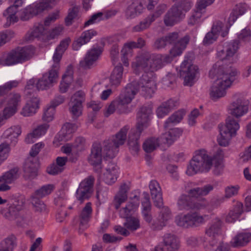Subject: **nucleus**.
I'll return each mask as SVG.
<instances>
[{
	"mask_svg": "<svg viewBox=\"0 0 251 251\" xmlns=\"http://www.w3.org/2000/svg\"><path fill=\"white\" fill-rule=\"evenodd\" d=\"M177 205L178 209L180 210H188L191 209L192 203L190 201V197L186 195L181 196L178 200Z\"/></svg>",
	"mask_w": 251,
	"mask_h": 251,
	"instance_id": "51",
	"label": "nucleus"
},
{
	"mask_svg": "<svg viewBox=\"0 0 251 251\" xmlns=\"http://www.w3.org/2000/svg\"><path fill=\"white\" fill-rule=\"evenodd\" d=\"M243 207V204L241 202L234 201L233 207L226 217V221L228 223H233L236 221L242 213Z\"/></svg>",
	"mask_w": 251,
	"mask_h": 251,
	"instance_id": "34",
	"label": "nucleus"
},
{
	"mask_svg": "<svg viewBox=\"0 0 251 251\" xmlns=\"http://www.w3.org/2000/svg\"><path fill=\"white\" fill-rule=\"evenodd\" d=\"M14 35V33L11 30H6L0 33V47L10 41Z\"/></svg>",
	"mask_w": 251,
	"mask_h": 251,
	"instance_id": "64",
	"label": "nucleus"
},
{
	"mask_svg": "<svg viewBox=\"0 0 251 251\" xmlns=\"http://www.w3.org/2000/svg\"><path fill=\"white\" fill-rule=\"evenodd\" d=\"M149 188L154 204L157 207H161L163 205V199L159 183L156 180H151Z\"/></svg>",
	"mask_w": 251,
	"mask_h": 251,
	"instance_id": "26",
	"label": "nucleus"
},
{
	"mask_svg": "<svg viewBox=\"0 0 251 251\" xmlns=\"http://www.w3.org/2000/svg\"><path fill=\"white\" fill-rule=\"evenodd\" d=\"M160 144H162L160 138L151 137L145 141L143 148L146 152H151L156 149Z\"/></svg>",
	"mask_w": 251,
	"mask_h": 251,
	"instance_id": "44",
	"label": "nucleus"
},
{
	"mask_svg": "<svg viewBox=\"0 0 251 251\" xmlns=\"http://www.w3.org/2000/svg\"><path fill=\"white\" fill-rule=\"evenodd\" d=\"M54 189L53 184H47L43 186L35 192V194L39 197H43L50 194Z\"/></svg>",
	"mask_w": 251,
	"mask_h": 251,
	"instance_id": "56",
	"label": "nucleus"
},
{
	"mask_svg": "<svg viewBox=\"0 0 251 251\" xmlns=\"http://www.w3.org/2000/svg\"><path fill=\"white\" fill-rule=\"evenodd\" d=\"M185 114V112L183 110L176 112L165 121L164 127L166 128L169 127L173 125L178 123L183 119Z\"/></svg>",
	"mask_w": 251,
	"mask_h": 251,
	"instance_id": "50",
	"label": "nucleus"
},
{
	"mask_svg": "<svg viewBox=\"0 0 251 251\" xmlns=\"http://www.w3.org/2000/svg\"><path fill=\"white\" fill-rule=\"evenodd\" d=\"M73 72L72 67L67 68L65 74L63 75L62 80L59 85V91L61 93H65L73 82Z\"/></svg>",
	"mask_w": 251,
	"mask_h": 251,
	"instance_id": "31",
	"label": "nucleus"
},
{
	"mask_svg": "<svg viewBox=\"0 0 251 251\" xmlns=\"http://www.w3.org/2000/svg\"><path fill=\"white\" fill-rule=\"evenodd\" d=\"M251 240V233L241 232L234 236L230 242L233 247H243L246 245Z\"/></svg>",
	"mask_w": 251,
	"mask_h": 251,
	"instance_id": "35",
	"label": "nucleus"
},
{
	"mask_svg": "<svg viewBox=\"0 0 251 251\" xmlns=\"http://www.w3.org/2000/svg\"><path fill=\"white\" fill-rule=\"evenodd\" d=\"M70 43V39L69 38L65 39L62 41L60 42L59 45L56 48L55 51L52 57L53 67L57 68H58L62 55L65 50L68 48Z\"/></svg>",
	"mask_w": 251,
	"mask_h": 251,
	"instance_id": "30",
	"label": "nucleus"
},
{
	"mask_svg": "<svg viewBox=\"0 0 251 251\" xmlns=\"http://www.w3.org/2000/svg\"><path fill=\"white\" fill-rule=\"evenodd\" d=\"M78 12V7L74 6L70 8L67 17L65 19V23L67 25H70L72 23L73 20L76 18Z\"/></svg>",
	"mask_w": 251,
	"mask_h": 251,
	"instance_id": "63",
	"label": "nucleus"
},
{
	"mask_svg": "<svg viewBox=\"0 0 251 251\" xmlns=\"http://www.w3.org/2000/svg\"><path fill=\"white\" fill-rule=\"evenodd\" d=\"M182 132L183 130L180 128H171L167 132L162 134L160 137L161 143L171 145L180 137Z\"/></svg>",
	"mask_w": 251,
	"mask_h": 251,
	"instance_id": "29",
	"label": "nucleus"
},
{
	"mask_svg": "<svg viewBox=\"0 0 251 251\" xmlns=\"http://www.w3.org/2000/svg\"><path fill=\"white\" fill-rule=\"evenodd\" d=\"M92 212L91 203L88 202L83 208L79 216L80 224L82 226L86 227V226L91 217Z\"/></svg>",
	"mask_w": 251,
	"mask_h": 251,
	"instance_id": "47",
	"label": "nucleus"
},
{
	"mask_svg": "<svg viewBox=\"0 0 251 251\" xmlns=\"http://www.w3.org/2000/svg\"><path fill=\"white\" fill-rule=\"evenodd\" d=\"M237 75L238 71L236 69L225 68L220 62H217L209 71L211 77H217L210 90L211 99L216 100L224 97L227 89L230 87Z\"/></svg>",
	"mask_w": 251,
	"mask_h": 251,
	"instance_id": "1",
	"label": "nucleus"
},
{
	"mask_svg": "<svg viewBox=\"0 0 251 251\" xmlns=\"http://www.w3.org/2000/svg\"><path fill=\"white\" fill-rule=\"evenodd\" d=\"M235 97L236 99L229 107L228 112L233 117L238 119L248 112L250 101L241 94H238Z\"/></svg>",
	"mask_w": 251,
	"mask_h": 251,
	"instance_id": "14",
	"label": "nucleus"
},
{
	"mask_svg": "<svg viewBox=\"0 0 251 251\" xmlns=\"http://www.w3.org/2000/svg\"><path fill=\"white\" fill-rule=\"evenodd\" d=\"M223 156V151L221 150L217 151L212 159L205 151H197L190 161L186 173L188 176H193L199 173L207 172L210 170L212 161L216 167L221 165Z\"/></svg>",
	"mask_w": 251,
	"mask_h": 251,
	"instance_id": "2",
	"label": "nucleus"
},
{
	"mask_svg": "<svg viewBox=\"0 0 251 251\" xmlns=\"http://www.w3.org/2000/svg\"><path fill=\"white\" fill-rule=\"evenodd\" d=\"M22 129L20 126L15 125L6 129L3 132L2 137L5 140L4 142L8 144H15L17 141L18 138L21 134Z\"/></svg>",
	"mask_w": 251,
	"mask_h": 251,
	"instance_id": "25",
	"label": "nucleus"
},
{
	"mask_svg": "<svg viewBox=\"0 0 251 251\" xmlns=\"http://www.w3.org/2000/svg\"><path fill=\"white\" fill-rule=\"evenodd\" d=\"M177 105L176 101L170 99L163 103L156 110V114L158 118H162L167 115L170 110Z\"/></svg>",
	"mask_w": 251,
	"mask_h": 251,
	"instance_id": "39",
	"label": "nucleus"
},
{
	"mask_svg": "<svg viewBox=\"0 0 251 251\" xmlns=\"http://www.w3.org/2000/svg\"><path fill=\"white\" fill-rule=\"evenodd\" d=\"M221 27V24L220 22H215L214 23L210 31L207 33L205 35L203 43L205 45H209L213 43L219 36L220 31L217 30V27Z\"/></svg>",
	"mask_w": 251,
	"mask_h": 251,
	"instance_id": "38",
	"label": "nucleus"
},
{
	"mask_svg": "<svg viewBox=\"0 0 251 251\" xmlns=\"http://www.w3.org/2000/svg\"><path fill=\"white\" fill-rule=\"evenodd\" d=\"M128 190V186L125 183L123 184L120 186V190L115 196L113 201V205L116 209H118L121 204L125 202L127 200V192Z\"/></svg>",
	"mask_w": 251,
	"mask_h": 251,
	"instance_id": "33",
	"label": "nucleus"
},
{
	"mask_svg": "<svg viewBox=\"0 0 251 251\" xmlns=\"http://www.w3.org/2000/svg\"><path fill=\"white\" fill-rule=\"evenodd\" d=\"M94 178L89 176L81 182L76 192V197L81 202L87 199L92 192Z\"/></svg>",
	"mask_w": 251,
	"mask_h": 251,
	"instance_id": "18",
	"label": "nucleus"
},
{
	"mask_svg": "<svg viewBox=\"0 0 251 251\" xmlns=\"http://www.w3.org/2000/svg\"><path fill=\"white\" fill-rule=\"evenodd\" d=\"M55 108L51 105L47 106L45 109L42 119L44 121L50 122L54 118Z\"/></svg>",
	"mask_w": 251,
	"mask_h": 251,
	"instance_id": "59",
	"label": "nucleus"
},
{
	"mask_svg": "<svg viewBox=\"0 0 251 251\" xmlns=\"http://www.w3.org/2000/svg\"><path fill=\"white\" fill-rule=\"evenodd\" d=\"M98 35V32L93 29H89L83 31L73 44V48L75 50H78L83 45L88 43L91 39Z\"/></svg>",
	"mask_w": 251,
	"mask_h": 251,
	"instance_id": "24",
	"label": "nucleus"
},
{
	"mask_svg": "<svg viewBox=\"0 0 251 251\" xmlns=\"http://www.w3.org/2000/svg\"><path fill=\"white\" fill-rule=\"evenodd\" d=\"M1 177L7 183L11 184L18 178V170L16 169L10 170L5 173Z\"/></svg>",
	"mask_w": 251,
	"mask_h": 251,
	"instance_id": "55",
	"label": "nucleus"
},
{
	"mask_svg": "<svg viewBox=\"0 0 251 251\" xmlns=\"http://www.w3.org/2000/svg\"><path fill=\"white\" fill-rule=\"evenodd\" d=\"M129 126H125L115 136L111 137L103 143V151L106 157L114 158L119 151V147L124 144Z\"/></svg>",
	"mask_w": 251,
	"mask_h": 251,
	"instance_id": "9",
	"label": "nucleus"
},
{
	"mask_svg": "<svg viewBox=\"0 0 251 251\" xmlns=\"http://www.w3.org/2000/svg\"><path fill=\"white\" fill-rule=\"evenodd\" d=\"M39 102L36 97H32L27 100L21 111V114L25 117L31 116L35 114L39 108Z\"/></svg>",
	"mask_w": 251,
	"mask_h": 251,
	"instance_id": "27",
	"label": "nucleus"
},
{
	"mask_svg": "<svg viewBox=\"0 0 251 251\" xmlns=\"http://www.w3.org/2000/svg\"><path fill=\"white\" fill-rule=\"evenodd\" d=\"M123 68L122 65L116 66L111 73L110 76V82L112 85H119L123 78Z\"/></svg>",
	"mask_w": 251,
	"mask_h": 251,
	"instance_id": "42",
	"label": "nucleus"
},
{
	"mask_svg": "<svg viewBox=\"0 0 251 251\" xmlns=\"http://www.w3.org/2000/svg\"><path fill=\"white\" fill-rule=\"evenodd\" d=\"M171 218V213L167 207H163L159 216L151 225V227L154 230H160L166 226L167 222Z\"/></svg>",
	"mask_w": 251,
	"mask_h": 251,
	"instance_id": "21",
	"label": "nucleus"
},
{
	"mask_svg": "<svg viewBox=\"0 0 251 251\" xmlns=\"http://www.w3.org/2000/svg\"><path fill=\"white\" fill-rule=\"evenodd\" d=\"M205 12V10L199 9L196 5L195 9L191 12L188 19V24L191 26L199 25L203 21L202 17Z\"/></svg>",
	"mask_w": 251,
	"mask_h": 251,
	"instance_id": "32",
	"label": "nucleus"
},
{
	"mask_svg": "<svg viewBox=\"0 0 251 251\" xmlns=\"http://www.w3.org/2000/svg\"><path fill=\"white\" fill-rule=\"evenodd\" d=\"M239 48L237 41L227 44L224 50L218 51L217 56L222 61L229 60L235 54Z\"/></svg>",
	"mask_w": 251,
	"mask_h": 251,
	"instance_id": "22",
	"label": "nucleus"
},
{
	"mask_svg": "<svg viewBox=\"0 0 251 251\" xmlns=\"http://www.w3.org/2000/svg\"><path fill=\"white\" fill-rule=\"evenodd\" d=\"M38 162L36 157L29 156L26 160L24 167V176L27 179H33L37 175Z\"/></svg>",
	"mask_w": 251,
	"mask_h": 251,
	"instance_id": "20",
	"label": "nucleus"
},
{
	"mask_svg": "<svg viewBox=\"0 0 251 251\" xmlns=\"http://www.w3.org/2000/svg\"><path fill=\"white\" fill-rule=\"evenodd\" d=\"M18 9L15 6H9L3 13V16L6 20V26H9L12 23L18 21V17L16 15Z\"/></svg>",
	"mask_w": 251,
	"mask_h": 251,
	"instance_id": "43",
	"label": "nucleus"
},
{
	"mask_svg": "<svg viewBox=\"0 0 251 251\" xmlns=\"http://www.w3.org/2000/svg\"><path fill=\"white\" fill-rule=\"evenodd\" d=\"M180 247V241L174 235L165 234L162 241L156 247V251H177Z\"/></svg>",
	"mask_w": 251,
	"mask_h": 251,
	"instance_id": "16",
	"label": "nucleus"
},
{
	"mask_svg": "<svg viewBox=\"0 0 251 251\" xmlns=\"http://www.w3.org/2000/svg\"><path fill=\"white\" fill-rule=\"evenodd\" d=\"M153 16L149 15L145 19L141 21L138 24L132 27L133 32H139L149 28L151 24L154 21Z\"/></svg>",
	"mask_w": 251,
	"mask_h": 251,
	"instance_id": "46",
	"label": "nucleus"
},
{
	"mask_svg": "<svg viewBox=\"0 0 251 251\" xmlns=\"http://www.w3.org/2000/svg\"><path fill=\"white\" fill-rule=\"evenodd\" d=\"M69 111L74 117L77 118L82 114V104L69 103Z\"/></svg>",
	"mask_w": 251,
	"mask_h": 251,
	"instance_id": "60",
	"label": "nucleus"
},
{
	"mask_svg": "<svg viewBox=\"0 0 251 251\" xmlns=\"http://www.w3.org/2000/svg\"><path fill=\"white\" fill-rule=\"evenodd\" d=\"M165 37L168 44H174L169 55L172 58L181 55L190 41V37L187 35L178 40L179 36L177 32L170 33Z\"/></svg>",
	"mask_w": 251,
	"mask_h": 251,
	"instance_id": "11",
	"label": "nucleus"
},
{
	"mask_svg": "<svg viewBox=\"0 0 251 251\" xmlns=\"http://www.w3.org/2000/svg\"><path fill=\"white\" fill-rule=\"evenodd\" d=\"M35 53V48L31 46L17 49L1 55L2 65L11 66L22 63L30 59Z\"/></svg>",
	"mask_w": 251,
	"mask_h": 251,
	"instance_id": "7",
	"label": "nucleus"
},
{
	"mask_svg": "<svg viewBox=\"0 0 251 251\" xmlns=\"http://www.w3.org/2000/svg\"><path fill=\"white\" fill-rule=\"evenodd\" d=\"M137 91L136 83L128 84L118 98L115 100L124 112H127L126 106L131 102Z\"/></svg>",
	"mask_w": 251,
	"mask_h": 251,
	"instance_id": "15",
	"label": "nucleus"
},
{
	"mask_svg": "<svg viewBox=\"0 0 251 251\" xmlns=\"http://www.w3.org/2000/svg\"><path fill=\"white\" fill-rule=\"evenodd\" d=\"M239 189L240 186L238 185L227 186L225 189V198H230L236 196Z\"/></svg>",
	"mask_w": 251,
	"mask_h": 251,
	"instance_id": "58",
	"label": "nucleus"
},
{
	"mask_svg": "<svg viewBox=\"0 0 251 251\" xmlns=\"http://www.w3.org/2000/svg\"><path fill=\"white\" fill-rule=\"evenodd\" d=\"M59 69L60 65L58 68H54L53 63L51 69L48 73H45L41 78H33L29 79L27 82L25 90L34 91L36 90H43L51 87L57 82Z\"/></svg>",
	"mask_w": 251,
	"mask_h": 251,
	"instance_id": "6",
	"label": "nucleus"
},
{
	"mask_svg": "<svg viewBox=\"0 0 251 251\" xmlns=\"http://www.w3.org/2000/svg\"><path fill=\"white\" fill-rule=\"evenodd\" d=\"M102 157L106 158H110L106 156L105 151H103V146L101 147L99 144H94L88 161L90 164L93 166L97 171L101 169Z\"/></svg>",
	"mask_w": 251,
	"mask_h": 251,
	"instance_id": "17",
	"label": "nucleus"
},
{
	"mask_svg": "<svg viewBox=\"0 0 251 251\" xmlns=\"http://www.w3.org/2000/svg\"><path fill=\"white\" fill-rule=\"evenodd\" d=\"M117 109L120 112H124L115 100L112 101L109 105L106 107L104 111L103 114L105 117H108L112 114Z\"/></svg>",
	"mask_w": 251,
	"mask_h": 251,
	"instance_id": "54",
	"label": "nucleus"
},
{
	"mask_svg": "<svg viewBox=\"0 0 251 251\" xmlns=\"http://www.w3.org/2000/svg\"><path fill=\"white\" fill-rule=\"evenodd\" d=\"M144 6L140 1H135L129 5L126 11L127 18L132 19L142 13Z\"/></svg>",
	"mask_w": 251,
	"mask_h": 251,
	"instance_id": "36",
	"label": "nucleus"
},
{
	"mask_svg": "<svg viewBox=\"0 0 251 251\" xmlns=\"http://www.w3.org/2000/svg\"><path fill=\"white\" fill-rule=\"evenodd\" d=\"M172 59L173 58L169 55H150L147 52H142L138 55L132 63V68L136 74L143 71L153 73L162 67L163 63L170 62Z\"/></svg>",
	"mask_w": 251,
	"mask_h": 251,
	"instance_id": "3",
	"label": "nucleus"
},
{
	"mask_svg": "<svg viewBox=\"0 0 251 251\" xmlns=\"http://www.w3.org/2000/svg\"><path fill=\"white\" fill-rule=\"evenodd\" d=\"M246 9L242 4H237L232 10L228 19V23L231 25L236 20L238 17L245 13Z\"/></svg>",
	"mask_w": 251,
	"mask_h": 251,
	"instance_id": "49",
	"label": "nucleus"
},
{
	"mask_svg": "<svg viewBox=\"0 0 251 251\" xmlns=\"http://www.w3.org/2000/svg\"><path fill=\"white\" fill-rule=\"evenodd\" d=\"M85 100V93L82 90L75 92L71 97L69 103L82 104Z\"/></svg>",
	"mask_w": 251,
	"mask_h": 251,
	"instance_id": "53",
	"label": "nucleus"
},
{
	"mask_svg": "<svg viewBox=\"0 0 251 251\" xmlns=\"http://www.w3.org/2000/svg\"><path fill=\"white\" fill-rule=\"evenodd\" d=\"M101 52L100 47L94 46L88 51L84 59L80 62V66L84 68H89L98 60Z\"/></svg>",
	"mask_w": 251,
	"mask_h": 251,
	"instance_id": "19",
	"label": "nucleus"
},
{
	"mask_svg": "<svg viewBox=\"0 0 251 251\" xmlns=\"http://www.w3.org/2000/svg\"><path fill=\"white\" fill-rule=\"evenodd\" d=\"M139 205V198L137 196H135L130 199L126 205L120 209L119 215L121 218H126V221L124 223L125 227L120 226H116L114 227L115 230L118 233L127 236L130 231H135L140 227L139 220L134 217H130L138 209Z\"/></svg>",
	"mask_w": 251,
	"mask_h": 251,
	"instance_id": "5",
	"label": "nucleus"
},
{
	"mask_svg": "<svg viewBox=\"0 0 251 251\" xmlns=\"http://www.w3.org/2000/svg\"><path fill=\"white\" fill-rule=\"evenodd\" d=\"M240 128L239 122L233 117L226 118L224 125H219V134L217 137L219 145L223 147L229 145L231 138L236 134Z\"/></svg>",
	"mask_w": 251,
	"mask_h": 251,
	"instance_id": "8",
	"label": "nucleus"
},
{
	"mask_svg": "<svg viewBox=\"0 0 251 251\" xmlns=\"http://www.w3.org/2000/svg\"><path fill=\"white\" fill-rule=\"evenodd\" d=\"M139 90L146 98H151L156 90L155 76L151 72H144L140 79Z\"/></svg>",
	"mask_w": 251,
	"mask_h": 251,
	"instance_id": "12",
	"label": "nucleus"
},
{
	"mask_svg": "<svg viewBox=\"0 0 251 251\" xmlns=\"http://www.w3.org/2000/svg\"><path fill=\"white\" fill-rule=\"evenodd\" d=\"M25 200L23 197H20L10 204L8 208L9 215L14 216L22 210L24 207Z\"/></svg>",
	"mask_w": 251,
	"mask_h": 251,
	"instance_id": "45",
	"label": "nucleus"
},
{
	"mask_svg": "<svg viewBox=\"0 0 251 251\" xmlns=\"http://www.w3.org/2000/svg\"><path fill=\"white\" fill-rule=\"evenodd\" d=\"M57 1V0H41L24 9L21 13L20 18L23 21L28 20L44 10L52 8Z\"/></svg>",
	"mask_w": 251,
	"mask_h": 251,
	"instance_id": "10",
	"label": "nucleus"
},
{
	"mask_svg": "<svg viewBox=\"0 0 251 251\" xmlns=\"http://www.w3.org/2000/svg\"><path fill=\"white\" fill-rule=\"evenodd\" d=\"M9 151L8 143L4 142L0 144V164L7 158Z\"/></svg>",
	"mask_w": 251,
	"mask_h": 251,
	"instance_id": "57",
	"label": "nucleus"
},
{
	"mask_svg": "<svg viewBox=\"0 0 251 251\" xmlns=\"http://www.w3.org/2000/svg\"><path fill=\"white\" fill-rule=\"evenodd\" d=\"M222 225V222L219 218H214L206 229L205 234L209 237H214L221 234Z\"/></svg>",
	"mask_w": 251,
	"mask_h": 251,
	"instance_id": "37",
	"label": "nucleus"
},
{
	"mask_svg": "<svg viewBox=\"0 0 251 251\" xmlns=\"http://www.w3.org/2000/svg\"><path fill=\"white\" fill-rule=\"evenodd\" d=\"M198 68L192 63L190 58L185 57L180 65V75L183 77L184 85L191 86L196 81Z\"/></svg>",
	"mask_w": 251,
	"mask_h": 251,
	"instance_id": "13",
	"label": "nucleus"
},
{
	"mask_svg": "<svg viewBox=\"0 0 251 251\" xmlns=\"http://www.w3.org/2000/svg\"><path fill=\"white\" fill-rule=\"evenodd\" d=\"M45 32V28L43 25L38 24L35 25L33 28L29 31L25 37V41L29 42L35 38H40L43 36Z\"/></svg>",
	"mask_w": 251,
	"mask_h": 251,
	"instance_id": "40",
	"label": "nucleus"
},
{
	"mask_svg": "<svg viewBox=\"0 0 251 251\" xmlns=\"http://www.w3.org/2000/svg\"><path fill=\"white\" fill-rule=\"evenodd\" d=\"M191 214L178 215L176 218V223L179 226L188 227L192 226V222L191 220Z\"/></svg>",
	"mask_w": 251,
	"mask_h": 251,
	"instance_id": "52",
	"label": "nucleus"
},
{
	"mask_svg": "<svg viewBox=\"0 0 251 251\" xmlns=\"http://www.w3.org/2000/svg\"><path fill=\"white\" fill-rule=\"evenodd\" d=\"M214 188L213 185L211 184H207L204 186L203 187H197L190 190L188 191V194L190 196L192 197H198L201 196H205L207 195L210 191Z\"/></svg>",
	"mask_w": 251,
	"mask_h": 251,
	"instance_id": "48",
	"label": "nucleus"
},
{
	"mask_svg": "<svg viewBox=\"0 0 251 251\" xmlns=\"http://www.w3.org/2000/svg\"><path fill=\"white\" fill-rule=\"evenodd\" d=\"M164 22L166 26H173L179 22L173 14L168 11L164 16Z\"/></svg>",
	"mask_w": 251,
	"mask_h": 251,
	"instance_id": "62",
	"label": "nucleus"
},
{
	"mask_svg": "<svg viewBox=\"0 0 251 251\" xmlns=\"http://www.w3.org/2000/svg\"><path fill=\"white\" fill-rule=\"evenodd\" d=\"M151 114L152 107L150 105L142 107L138 113L136 127L131 129L128 134V144L133 154L140 149L139 139L142 131L149 126Z\"/></svg>",
	"mask_w": 251,
	"mask_h": 251,
	"instance_id": "4",
	"label": "nucleus"
},
{
	"mask_svg": "<svg viewBox=\"0 0 251 251\" xmlns=\"http://www.w3.org/2000/svg\"><path fill=\"white\" fill-rule=\"evenodd\" d=\"M119 174V168L113 163H110L103 173V179L108 184L114 183L117 180Z\"/></svg>",
	"mask_w": 251,
	"mask_h": 251,
	"instance_id": "28",
	"label": "nucleus"
},
{
	"mask_svg": "<svg viewBox=\"0 0 251 251\" xmlns=\"http://www.w3.org/2000/svg\"><path fill=\"white\" fill-rule=\"evenodd\" d=\"M16 246V237L13 235H10L0 241V251H13Z\"/></svg>",
	"mask_w": 251,
	"mask_h": 251,
	"instance_id": "41",
	"label": "nucleus"
},
{
	"mask_svg": "<svg viewBox=\"0 0 251 251\" xmlns=\"http://www.w3.org/2000/svg\"><path fill=\"white\" fill-rule=\"evenodd\" d=\"M21 102V96L18 93L11 94L8 96L7 105L15 106L18 108V106Z\"/></svg>",
	"mask_w": 251,
	"mask_h": 251,
	"instance_id": "61",
	"label": "nucleus"
},
{
	"mask_svg": "<svg viewBox=\"0 0 251 251\" xmlns=\"http://www.w3.org/2000/svg\"><path fill=\"white\" fill-rule=\"evenodd\" d=\"M77 128V126L74 124L67 123L64 124L61 131L55 137L54 144H55L57 140L58 142H65L71 139L73 133L75 132Z\"/></svg>",
	"mask_w": 251,
	"mask_h": 251,
	"instance_id": "23",
	"label": "nucleus"
}]
</instances>
